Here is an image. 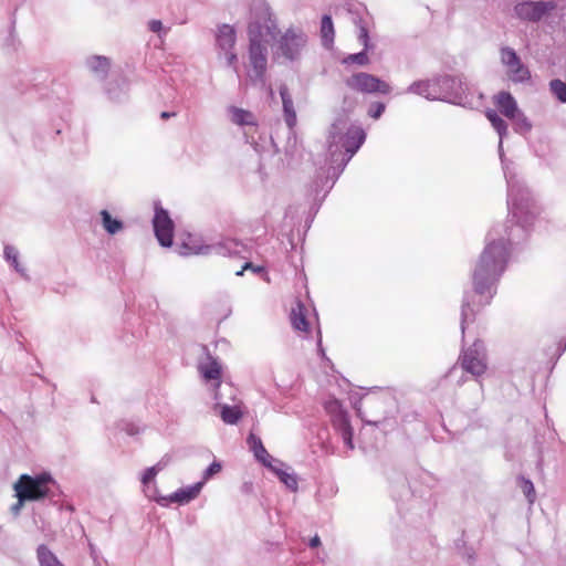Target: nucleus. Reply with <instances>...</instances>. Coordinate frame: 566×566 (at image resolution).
Wrapping results in <instances>:
<instances>
[{"label":"nucleus","mask_w":566,"mask_h":566,"mask_svg":"<svg viewBox=\"0 0 566 566\" xmlns=\"http://www.w3.org/2000/svg\"><path fill=\"white\" fill-rule=\"evenodd\" d=\"M507 76L514 84H528L532 80L531 71L522 60H518L514 66L507 69Z\"/></svg>","instance_id":"nucleus-26"},{"label":"nucleus","mask_w":566,"mask_h":566,"mask_svg":"<svg viewBox=\"0 0 566 566\" xmlns=\"http://www.w3.org/2000/svg\"><path fill=\"white\" fill-rule=\"evenodd\" d=\"M464 382V378L463 376H461L459 379H458V385H462Z\"/></svg>","instance_id":"nucleus-54"},{"label":"nucleus","mask_w":566,"mask_h":566,"mask_svg":"<svg viewBox=\"0 0 566 566\" xmlns=\"http://www.w3.org/2000/svg\"><path fill=\"white\" fill-rule=\"evenodd\" d=\"M365 140L366 133L363 127L349 124L347 116H339L334 120L331 125L327 139V151L331 165L326 171H329L332 175L328 189H333L345 167L359 150Z\"/></svg>","instance_id":"nucleus-3"},{"label":"nucleus","mask_w":566,"mask_h":566,"mask_svg":"<svg viewBox=\"0 0 566 566\" xmlns=\"http://www.w3.org/2000/svg\"><path fill=\"white\" fill-rule=\"evenodd\" d=\"M247 444L258 462L262 465H269L265 461L272 459V455L266 451L259 436L250 432L247 437Z\"/></svg>","instance_id":"nucleus-24"},{"label":"nucleus","mask_w":566,"mask_h":566,"mask_svg":"<svg viewBox=\"0 0 566 566\" xmlns=\"http://www.w3.org/2000/svg\"><path fill=\"white\" fill-rule=\"evenodd\" d=\"M60 133H61V130H60V129H56V130H55V135H59Z\"/></svg>","instance_id":"nucleus-55"},{"label":"nucleus","mask_w":566,"mask_h":566,"mask_svg":"<svg viewBox=\"0 0 566 566\" xmlns=\"http://www.w3.org/2000/svg\"><path fill=\"white\" fill-rule=\"evenodd\" d=\"M227 114L232 124L243 128V134L247 143L255 144L254 136L252 135L258 130V118L251 111L230 105L227 108Z\"/></svg>","instance_id":"nucleus-13"},{"label":"nucleus","mask_w":566,"mask_h":566,"mask_svg":"<svg viewBox=\"0 0 566 566\" xmlns=\"http://www.w3.org/2000/svg\"><path fill=\"white\" fill-rule=\"evenodd\" d=\"M497 151L507 184L511 219L492 226L485 235L484 248L472 266V287L464 290L461 303L460 327L463 336L481 311L491 304L507 269L513 247L528 237L531 227L539 214V207L531 191L517 179L512 168L513 163L505 158L501 138Z\"/></svg>","instance_id":"nucleus-1"},{"label":"nucleus","mask_w":566,"mask_h":566,"mask_svg":"<svg viewBox=\"0 0 566 566\" xmlns=\"http://www.w3.org/2000/svg\"><path fill=\"white\" fill-rule=\"evenodd\" d=\"M203 488V482H196L191 485L180 488L167 496L155 497V501L165 506L170 503L187 504L195 500Z\"/></svg>","instance_id":"nucleus-17"},{"label":"nucleus","mask_w":566,"mask_h":566,"mask_svg":"<svg viewBox=\"0 0 566 566\" xmlns=\"http://www.w3.org/2000/svg\"><path fill=\"white\" fill-rule=\"evenodd\" d=\"M245 270H251V271H253L256 274L264 272V268L263 266L254 265L252 262H245L244 265L242 266V269L240 271H238L235 274L238 276L243 275V272Z\"/></svg>","instance_id":"nucleus-44"},{"label":"nucleus","mask_w":566,"mask_h":566,"mask_svg":"<svg viewBox=\"0 0 566 566\" xmlns=\"http://www.w3.org/2000/svg\"><path fill=\"white\" fill-rule=\"evenodd\" d=\"M269 465H264L266 469H269L271 472L275 474V470L280 471L285 467V463H283L281 460L275 459L272 457V459H269V461H265Z\"/></svg>","instance_id":"nucleus-43"},{"label":"nucleus","mask_w":566,"mask_h":566,"mask_svg":"<svg viewBox=\"0 0 566 566\" xmlns=\"http://www.w3.org/2000/svg\"><path fill=\"white\" fill-rule=\"evenodd\" d=\"M406 93L419 95L429 101H436L437 95L433 77L429 80L415 81L407 87Z\"/></svg>","instance_id":"nucleus-22"},{"label":"nucleus","mask_w":566,"mask_h":566,"mask_svg":"<svg viewBox=\"0 0 566 566\" xmlns=\"http://www.w3.org/2000/svg\"><path fill=\"white\" fill-rule=\"evenodd\" d=\"M222 469V465L219 461H213L208 465V468L202 473V480L200 482H203V484L212 479L216 474H218Z\"/></svg>","instance_id":"nucleus-40"},{"label":"nucleus","mask_w":566,"mask_h":566,"mask_svg":"<svg viewBox=\"0 0 566 566\" xmlns=\"http://www.w3.org/2000/svg\"><path fill=\"white\" fill-rule=\"evenodd\" d=\"M463 551L461 552V555L463 558L467 559L469 564H473L475 562V552L472 547H467L465 543L462 541Z\"/></svg>","instance_id":"nucleus-45"},{"label":"nucleus","mask_w":566,"mask_h":566,"mask_svg":"<svg viewBox=\"0 0 566 566\" xmlns=\"http://www.w3.org/2000/svg\"><path fill=\"white\" fill-rule=\"evenodd\" d=\"M385 109L386 105L382 102H374L368 108V115L374 119H378L381 117Z\"/></svg>","instance_id":"nucleus-41"},{"label":"nucleus","mask_w":566,"mask_h":566,"mask_svg":"<svg viewBox=\"0 0 566 566\" xmlns=\"http://www.w3.org/2000/svg\"><path fill=\"white\" fill-rule=\"evenodd\" d=\"M332 181V175L329 171L323 168L317 171L316 177L311 186V193L313 197V203L310 208V218L307 221L312 222L318 210L321 209L325 198L332 189H328V182Z\"/></svg>","instance_id":"nucleus-15"},{"label":"nucleus","mask_w":566,"mask_h":566,"mask_svg":"<svg viewBox=\"0 0 566 566\" xmlns=\"http://www.w3.org/2000/svg\"><path fill=\"white\" fill-rule=\"evenodd\" d=\"M36 559L39 566H64L45 544H40L36 547Z\"/></svg>","instance_id":"nucleus-29"},{"label":"nucleus","mask_w":566,"mask_h":566,"mask_svg":"<svg viewBox=\"0 0 566 566\" xmlns=\"http://www.w3.org/2000/svg\"><path fill=\"white\" fill-rule=\"evenodd\" d=\"M354 23L358 29V41L363 44L364 49L360 52L348 54L342 61L343 64H357L360 66H365L369 63V57L367 52L373 49V44L370 43L369 31L367 23L363 20L361 17H356L354 19Z\"/></svg>","instance_id":"nucleus-14"},{"label":"nucleus","mask_w":566,"mask_h":566,"mask_svg":"<svg viewBox=\"0 0 566 566\" xmlns=\"http://www.w3.org/2000/svg\"><path fill=\"white\" fill-rule=\"evenodd\" d=\"M148 29H149V31L157 33L159 36H161V32H164V34L167 33V31L164 29L163 22L160 20H155V19L150 20L148 22Z\"/></svg>","instance_id":"nucleus-42"},{"label":"nucleus","mask_w":566,"mask_h":566,"mask_svg":"<svg viewBox=\"0 0 566 566\" xmlns=\"http://www.w3.org/2000/svg\"><path fill=\"white\" fill-rule=\"evenodd\" d=\"M348 88L364 94L380 93L387 95L391 92V86L376 75L358 72L345 80Z\"/></svg>","instance_id":"nucleus-12"},{"label":"nucleus","mask_w":566,"mask_h":566,"mask_svg":"<svg viewBox=\"0 0 566 566\" xmlns=\"http://www.w3.org/2000/svg\"><path fill=\"white\" fill-rule=\"evenodd\" d=\"M292 326L301 332H307L310 329V323L304 313V306L301 302H297L296 308L292 310L291 313Z\"/></svg>","instance_id":"nucleus-31"},{"label":"nucleus","mask_w":566,"mask_h":566,"mask_svg":"<svg viewBox=\"0 0 566 566\" xmlns=\"http://www.w3.org/2000/svg\"><path fill=\"white\" fill-rule=\"evenodd\" d=\"M518 488L522 490L524 495L526 496L530 504L534 503L535 501V489L533 482L525 478L520 476L518 478Z\"/></svg>","instance_id":"nucleus-39"},{"label":"nucleus","mask_w":566,"mask_h":566,"mask_svg":"<svg viewBox=\"0 0 566 566\" xmlns=\"http://www.w3.org/2000/svg\"><path fill=\"white\" fill-rule=\"evenodd\" d=\"M154 234L158 243L163 248H170L174 243L175 222L171 219L169 211L165 209L160 201L154 202V217H153Z\"/></svg>","instance_id":"nucleus-11"},{"label":"nucleus","mask_w":566,"mask_h":566,"mask_svg":"<svg viewBox=\"0 0 566 566\" xmlns=\"http://www.w3.org/2000/svg\"><path fill=\"white\" fill-rule=\"evenodd\" d=\"M217 406L220 407V417L227 424H237L243 416L241 409L238 406H230L219 402H217Z\"/></svg>","instance_id":"nucleus-30"},{"label":"nucleus","mask_w":566,"mask_h":566,"mask_svg":"<svg viewBox=\"0 0 566 566\" xmlns=\"http://www.w3.org/2000/svg\"><path fill=\"white\" fill-rule=\"evenodd\" d=\"M279 93L282 99L284 122L289 130L293 132L297 123V116L296 111L294 108L293 98L290 94L289 87L285 84L280 85Z\"/></svg>","instance_id":"nucleus-18"},{"label":"nucleus","mask_w":566,"mask_h":566,"mask_svg":"<svg viewBox=\"0 0 566 566\" xmlns=\"http://www.w3.org/2000/svg\"><path fill=\"white\" fill-rule=\"evenodd\" d=\"M509 119L513 122V128L515 133L522 136H526L527 134H530V132L533 128L531 120L525 116V114L521 109L516 113V115L510 117Z\"/></svg>","instance_id":"nucleus-32"},{"label":"nucleus","mask_w":566,"mask_h":566,"mask_svg":"<svg viewBox=\"0 0 566 566\" xmlns=\"http://www.w3.org/2000/svg\"><path fill=\"white\" fill-rule=\"evenodd\" d=\"M101 224L103 229L111 235H114L124 229V222L114 218L106 209L99 211Z\"/></svg>","instance_id":"nucleus-28"},{"label":"nucleus","mask_w":566,"mask_h":566,"mask_svg":"<svg viewBox=\"0 0 566 566\" xmlns=\"http://www.w3.org/2000/svg\"><path fill=\"white\" fill-rule=\"evenodd\" d=\"M495 104L501 114L507 118L513 117L520 111L516 99L506 91H502L496 95Z\"/></svg>","instance_id":"nucleus-23"},{"label":"nucleus","mask_w":566,"mask_h":566,"mask_svg":"<svg viewBox=\"0 0 566 566\" xmlns=\"http://www.w3.org/2000/svg\"><path fill=\"white\" fill-rule=\"evenodd\" d=\"M386 403L385 400L379 398H369L367 399V405L371 408L379 409Z\"/></svg>","instance_id":"nucleus-47"},{"label":"nucleus","mask_w":566,"mask_h":566,"mask_svg":"<svg viewBox=\"0 0 566 566\" xmlns=\"http://www.w3.org/2000/svg\"><path fill=\"white\" fill-rule=\"evenodd\" d=\"M321 40L324 48L329 49L334 43L335 29L329 14H324L321 20Z\"/></svg>","instance_id":"nucleus-27"},{"label":"nucleus","mask_w":566,"mask_h":566,"mask_svg":"<svg viewBox=\"0 0 566 566\" xmlns=\"http://www.w3.org/2000/svg\"><path fill=\"white\" fill-rule=\"evenodd\" d=\"M566 350V342L564 344L559 343L558 345V356H560Z\"/></svg>","instance_id":"nucleus-52"},{"label":"nucleus","mask_w":566,"mask_h":566,"mask_svg":"<svg viewBox=\"0 0 566 566\" xmlns=\"http://www.w3.org/2000/svg\"><path fill=\"white\" fill-rule=\"evenodd\" d=\"M356 105V99L354 97L345 95L343 98L342 108L344 112L349 113L354 109Z\"/></svg>","instance_id":"nucleus-46"},{"label":"nucleus","mask_w":566,"mask_h":566,"mask_svg":"<svg viewBox=\"0 0 566 566\" xmlns=\"http://www.w3.org/2000/svg\"><path fill=\"white\" fill-rule=\"evenodd\" d=\"M325 410L329 415L333 428L340 436L344 444L353 450L354 447V430L350 424L348 412L343 408L338 399H329L325 402Z\"/></svg>","instance_id":"nucleus-9"},{"label":"nucleus","mask_w":566,"mask_h":566,"mask_svg":"<svg viewBox=\"0 0 566 566\" xmlns=\"http://www.w3.org/2000/svg\"><path fill=\"white\" fill-rule=\"evenodd\" d=\"M199 369H200V373H201L202 377L207 381H210V380L214 381L213 386H214L216 389H218L220 387V385H221L222 368H221V365L218 363L217 359L211 358L208 364L200 365ZM214 399L217 401L220 400L218 390H216V392H214Z\"/></svg>","instance_id":"nucleus-21"},{"label":"nucleus","mask_w":566,"mask_h":566,"mask_svg":"<svg viewBox=\"0 0 566 566\" xmlns=\"http://www.w3.org/2000/svg\"><path fill=\"white\" fill-rule=\"evenodd\" d=\"M557 9L555 0H526L515 4V15L524 22L538 23Z\"/></svg>","instance_id":"nucleus-10"},{"label":"nucleus","mask_w":566,"mask_h":566,"mask_svg":"<svg viewBox=\"0 0 566 566\" xmlns=\"http://www.w3.org/2000/svg\"><path fill=\"white\" fill-rule=\"evenodd\" d=\"M460 367L454 365L446 374L444 378H452L457 374L465 371L473 377H480L486 370V354L484 343L480 339L474 340L471 347L463 349L460 355Z\"/></svg>","instance_id":"nucleus-6"},{"label":"nucleus","mask_w":566,"mask_h":566,"mask_svg":"<svg viewBox=\"0 0 566 566\" xmlns=\"http://www.w3.org/2000/svg\"><path fill=\"white\" fill-rule=\"evenodd\" d=\"M249 253L248 244L243 243L237 239H224L216 244H201L196 240L189 238L188 241L182 242L180 254L190 255V254H217L222 256H241L243 259L247 258Z\"/></svg>","instance_id":"nucleus-5"},{"label":"nucleus","mask_w":566,"mask_h":566,"mask_svg":"<svg viewBox=\"0 0 566 566\" xmlns=\"http://www.w3.org/2000/svg\"><path fill=\"white\" fill-rule=\"evenodd\" d=\"M53 92L60 95V93L66 94V88L62 86V84H53ZM59 99H64V96H57Z\"/></svg>","instance_id":"nucleus-49"},{"label":"nucleus","mask_w":566,"mask_h":566,"mask_svg":"<svg viewBox=\"0 0 566 566\" xmlns=\"http://www.w3.org/2000/svg\"><path fill=\"white\" fill-rule=\"evenodd\" d=\"M250 13L251 18L248 25L250 70L248 76L253 84L263 85L269 56V40L266 36L275 39L279 34V28L272 10L265 1H253Z\"/></svg>","instance_id":"nucleus-2"},{"label":"nucleus","mask_w":566,"mask_h":566,"mask_svg":"<svg viewBox=\"0 0 566 566\" xmlns=\"http://www.w3.org/2000/svg\"><path fill=\"white\" fill-rule=\"evenodd\" d=\"M275 476L282 482L290 491H297L298 488V481L297 476L294 472H287L286 470L282 469L280 471L275 470Z\"/></svg>","instance_id":"nucleus-38"},{"label":"nucleus","mask_w":566,"mask_h":566,"mask_svg":"<svg viewBox=\"0 0 566 566\" xmlns=\"http://www.w3.org/2000/svg\"><path fill=\"white\" fill-rule=\"evenodd\" d=\"M106 94L114 103H125L129 96V82L125 77L112 80L106 85Z\"/></svg>","instance_id":"nucleus-19"},{"label":"nucleus","mask_w":566,"mask_h":566,"mask_svg":"<svg viewBox=\"0 0 566 566\" xmlns=\"http://www.w3.org/2000/svg\"><path fill=\"white\" fill-rule=\"evenodd\" d=\"M125 431L127 432V434L129 436H135L137 433H139V429L138 427H136L135 424L133 423H127L126 427H125Z\"/></svg>","instance_id":"nucleus-48"},{"label":"nucleus","mask_w":566,"mask_h":566,"mask_svg":"<svg viewBox=\"0 0 566 566\" xmlns=\"http://www.w3.org/2000/svg\"><path fill=\"white\" fill-rule=\"evenodd\" d=\"M437 99L454 105H464L468 84L462 75L442 74L433 76Z\"/></svg>","instance_id":"nucleus-7"},{"label":"nucleus","mask_w":566,"mask_h":566,"mask_svg":"<svg viewBox=\"0 0 566 566\" xmlns=\"http://www.w3.org/2000/svg\"><path fill=\"white\" fill-rule=\"evenodd\" d=\"M542 462H543V457L542 454H539L538 457V461H537V465L541 467L542 465Z\"/></svg>","instance_id":"nucleus-53"},{"label":"nucleus","mask_w":566,"mask_h":566,"mask_svg":"<svg viewBox=\"0 0 566 566\" xmlns=\"http://www.w3.org/2000/svg\"><path fill=\"white\" fill-rule=\"evenodd\" d=\"M306 43V33L298 28L290 27L277 39L273 51V56L276 60L283 59L284 62H296L301 59Z\"/></svg>","instance_id":"nucleus-8"},{"label":"nucleus","mask_w":566,"mask_h":566,"mask_svg":"<svg viewBox=\"0 0 566 566\" xmlns=\"http://www.w3.org/2000/svg\"><path fill=\"white\" fill-rule=\"evenodd\" d=\"M237 33L233 27L229 24H222L218 28L216 34V42L218 48L224 52L228 66H233L237 71L238 55L233 52L235 44Z\"/></svg>","instance_id":"nucleus-16"},{"label":"nucleus","mask_w":566,"mask_h":566,"mask_svg":"<svg viewBox=\"0 0 566 566\" xmlns=\"http://www.w3.org/2000/svg\"><path fill=\"white\" fill-rule=\"evenodd\" d=\"M552 95L563 104H566V82L560 78H553L548 83Z\"/></svg>","instance_id":"nucleus-35"},{"label":"nucleus","mask_w":566,"mask_h":566,"mask_svg":"<svg viewBox=\"0 0 566 566\" xmlns=\"http://www.w3.org/2000/svg\"><path fill=\"white\" fill-rule=\"evenodd\" d=\"M3 258L9 266L13 269L23 280H31L27 268L20 262V252L15 247L6 244L3 249Z\"/></svg>","instance_id":"nucleus-20"},{"label":"nucleus","mask_w":566,"mask_h":566,"mask_svg":"<svg viewBox=\"0 0 566 566\" xmlns=\"http://www.w3.org/2000/svg\"><path fill=\"white\" fill-rule=\"evenodd\" d=\"M85 64L90 72H92L98 78L106 77L111 66L109 60L103 55L90 56Z\"/></svg>","instance_id":"nucleus-25"},{"label":"nucleus","mask_w":566,"mask_h":566,"mask_svg":"<svg viewBox=\"0 0 566 566\" xmlns=\"http://www.w3.org/2000/svg\"><path fill=\"white\" fill-rule=\"evenodd\" d=\"M175 115H176V113H172V112H161L160 117L163 119H168V118H170V117H172Z\"/></svg>","instance_id":"nucleus-51"},{"label":"nucleus","mask_w":566,"mask_h":566,"mask_svg":"<svg viewBox=\"0 0 566 566\" xmlns=\"http://www.w3.org/2000/svg\"><path fill=\"white\" fill-rule=\"evenodd\" d=\"M485 116L489 119V122L491 123L492 127L499 134V137L501 139H504V137L507 135L506 122L501 117V115L497 114L496 111H493V109L486 111Z\"/></svg>","instance_id":"nucleus-33"},{"label":"nucleus","mask_w":566,"mask_h":566,"mask_svg":"<svg viewBox=\"0 0 566 566\" xmlns=\"http://www.w3.org/2000/svg\"><path fill=\"white\" fill-rule=\"evenodd\" d=\"M500 60L501 63L509 69L510 66H514L521 57L513 48L503 45L500 48Z\"/></svg>","instance_id":"nucleus-36"},{"label":"nucleus","mask_w":566,"mask_h":566,"mask_svg":"<svg viewBox=\"0 0 566 566\" xmlns=\"http://www.w3.org/2000/svg\"><path fill=\"white\" fill-rule=\"evenodd\" d=\"M18 502L11 506L13 515H19L24 503L48 499L51 504L59 505L60 485L51 473L41 472L34 475L21 474L13 485Z\"/></svg>","instance_id":"nucleus-4"},{"label":"nucleus","mask_w":566,"mask_h":566,"mask_svg":"<svg viewBox=\"0 0 566 566\" xmlns=\"http://www.w3.org/2000/svg\"><path fill=\"white\" fill-rule=\"evenodd\" d=\"M321 545V537L316 534L308 541L311 548H317Z\"/></svg>","instance_id":"nucleus-50"},{"label":"nucleus","mask_w":566,"mask_h":566,"mask_svg":"<svg viewBox=\"0 0 566 566\" xmlns=\"http://www.w3.org/2000/svg\"><path fill=\"white\" fill-rule=\"evenodd\" d=\"M354 408L356 409L358 417L366 424H371V426H375V427L385 426V424H388V421L391 418V416L387 411H385L384 415L380 416V417H374L371 419H368V418L365 417V413L361 410L360 403H358V402L354 403Z\"/></svg>","instance_id":"nucleus-34"},{"label":"nucleus","mask_w":566,"mask_h":566,"mask_svg":"<svg viewBox=\"0 0 566 566\" xmlns=\"http://www.w3.org/2000/svg\"><path fill=\"white\" fill-rule=\"evenodd\" d=\"M166 462L160 460L153 467L147 468L143 474L140 482L145 488H149V484L155 481L156 475L165 468Z\"/></svg>","instance_id":"nucleus-37"}]
</instances>
